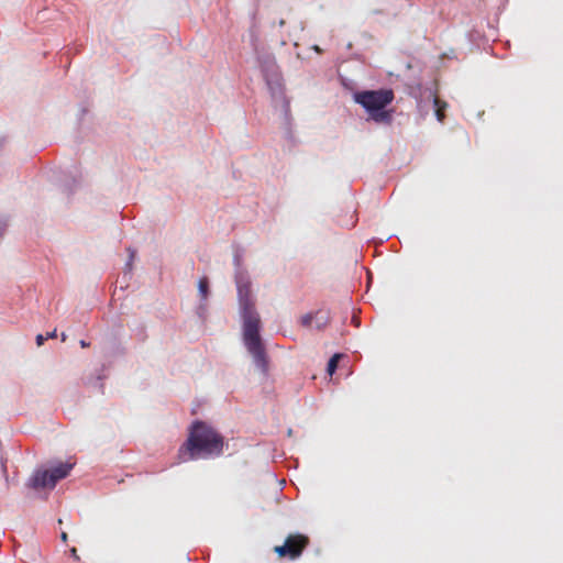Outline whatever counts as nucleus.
<instances>
[{"instance_id": "1", "label": "nucleus", "mask_w": 563, "mask_h": 563, "mask_svg": "<svg viewBox=\"0 0 563 563\" xmlns=\"http://www.w3.org/2000/svg\"><path fill=\"white\" fill-rule=\"evenodd\" d=\"M223 449L224 437L209 422L195 419L187 428L178 457L181 462L217 459L223 454Z\"/></svg>"}, {"instance_id": "2", "label": "nucleus", "mask_w": 563, "mask_h": 563, "mask_svg": "<svg viewBox=\"0 0 563 563\" xmlns=\"http://www.w3.org/2000/svg\"><path fill=\"white\" fill-rule=\"evenodd\" d=\"M242 320V342L252 357L253 365L265 378L269 374V355L263 339L262 321L256 308L239 310Z\"/></svg>"}, {"instance_id": "3", "label": "nucleus", "mask_w": 563, "mask_h": 563, "mask_svg": "<svg viewBox=\"0 0 563 563\" xmlns=\"http://www.w3.org/2000/svg\"><path fill=\"white\" fill-rule=\"evenodd\" d=\"M256 11L251 14L252 25L250 27V36L251 42L254 46V51L256 54V62L263 79L266 84V87L269 91V95L273 100H282L283 102V113L287 119L290 117V102L285 95V87L283 84V76L277 65L276 57L273 53L267 51H260L255 45L257 41V35L255 32L256 23Z\"/></svg>"}, {"instance_id": "4", "label": "nucleus", "mask_w": 563, "mask_h": 563, "mask_svg": "<svg viewBox=\"0 0 563 563\" xmlns=\"http://www.w3.org/2000/svg\"><path fill=\"white\" fill-rule=\"evenodd\" d=\"M395 93L391 88L362 89L353 91V101L366 113V121L375 124L390 125L394 121L395 109L391 103Z\"/></svg>"}, {"instance_id": "5", "label": "nucleus", "mask_w": 563, "mask_h": 563, "mask_svg": "<svg viewBox=\"0 0 563 563\" xmlns=\"http://www.w3.org/2000/svg\"><path fill=\"white\" fill-rule=\"evenodd\" d=\"M75 463L70 461L51 460L34 468L25 483V487L38 490H53L58 482L69 476Z\"/></svg>"}, {"instance_id": "6", "label": "nucleus", "mask_w": 563, "mask_h": 563, "mask_svg": "<svg viewBox=\"0 0 563 563\" xmlns=\"http://www.w3.org/2000/svg\"><path fill=\"white\" fill-rule=\"evenodd\" d=\"M407 93L416 100L417 110L422 118L432 110L437 120L443 122L441 109H445L448 103L437 98L435 90L420 80L413 78L406 84Z\"/></svg>"}, {"instance_id": "7", "label": "nucleus", "mask_w": 563, "mask_h": 563, "mask_svg": "<svg viewBox=\"0 0 563 563\" xmlns=\"http://www.w3.org/2000/svg\"><path fill=\"white\" fill-rule=\"evenodd\" d=\"M48 180L67 197L73 196L81 185V173L77 165L66 168L52 167L47 170Z\"/></svg>"}, {"instance_id": "8", "label": "nucleus", "mask_w": 563, "mask_h": 563, "mask_svg": "<svg viewBox=\"0 0 563 563\" xmlns=\"http://www.w3.org/2000/svg\"><path fill=\"white\" fill-rule=\"evenodd\" d=\"M306 543L307 537L297 532L295 534H289L283 544L276 545L274 548V552L280 559L287 558L290 561H295L301 556Z\"/></svg>"}, {"instance_id": "9", "label": "nucleus", "mask_w": 563, "mask_h": 563, "mask_svg": "<svg viewBox=\"0 0 563 563\" xmlns=\"http://www.w3.org/2000/svg\"><path fill=\"white\" fill-rule=\"evenodd\" d=\"M239 310L255 308L252 298V282L249 273L234 274Z\"/></svg>"}, {"instance_id": "10", "label": "nucleus", "mask_w": 563, "mask_h": 563, "mask_svg": "<svg viewBox=\"0 0 563 563\" xmlns=\"http://www.w3.org/2000/svg\"><path fill=\"white\" fill-rule=\"evenodd\" d=\"M244 253H245V251L241 245L233 244L234 274L249 273L247 269L243 266Z\"/></svg>"}, {"instance_id": "11", "label": "nucleus", "mask_w": 563, "mask_h": 563, "mask_svg": "<svg viewBox=\"0 0 563 563\" xmlns=\"http://www.w3.org/2000/svg\"><path fill=\"white\" fill-rule=\"evenodd\" d=\"M199 300L208 301L211 296L210 279L208 276H202L197 283Z\"/></svg>"}, {"instance_id": "12", "label": "nucleus", "mask_w": 563, "mask_h": 563, "mask_svg": "<svg viewBox=\"0 0 563 563\" xmlns=\"http://www.w3.org/2000/svg\"><path fill=\"white\" fill-rule=\"evenodd\" d=\"M104 372H106V365L102 364L101 367L96 371V376L90 377L88 379V384L98 388V390L101 394H103V390H104L103 380L107 378V375Z\"/></svg>"}, {"instance_id": "13", "label": "nucleus", "mask_w": 563, "mask_h": 563, "mask_svg": "<svg viewBox=\"0 0 563 563\" xmlns=\"http://www.w3.org/2000/svg\"><path fill=\"white\" fill-rule=\"evenodd\" d=\"M345 355L343 353L336 352L334 353L327 362L325 372L329 376H333L339 367V360L343 358Z\"/></svg>"}, {"instance_id": "14", "label": "nucleus", "mask_w": 563, "mask_h": 563, "mask_svg": "<svg viewBox=\"0 0 563 563\" xmlns=\"http://www.w3.org/2000/svg\"><path fill=\"white\" fill-rule=\"evenodd\" d=\"M314 313L316 329L323 330L330 322V316L328 312L318 310Z\"/></svg>"}, {"instance_id": "15", "label": "nucleus", "mask_w": 563, "mask_h": 563, "mask_svg": "<svg viewBox=\"0 0 563 563\" xmlns=\"http://www.w3.org/2000/svg\"><path fill=\"white\" fill-rule=\"evenodd\" d=\"M339 82L340 85L342 86V88L346 91H349L351 93V97L353 98V91H361L360 89L356 88V82L351 79V78H347L341 74H339Z\"/></svg>"}, {"instance_id": "16", "label": "nucleus", "mask_w": 563, "mask_h": 563, "mask_svg": "<svg viewBox=\"0 0 563 563\" xmlns=\"http://www.w3.org/2000/svg\"><path fill=\"white\" fill-rule=\"evenodd\" d=\"M195 313L199 318V320L203 323L206 321L207 314H208L207 301L199 300V302L196 306Z\"/></svg>"}, {"instance_id": "17", "label": "nucleus", "mask_w": 563, "mask_h": 563, "mask_svg": "<svg viewBox=\"0 0 563 563\" xmlns=\"http://www.w3.org/2000/svg\"><path fill=\"white\" fill-rule=\"evenodd\" d=\"M57 336V331L56 329L52 330V331H48L46 332L45 334H42V333H38L36 336H35V343L37 346H42L46 340L48 339H54Z\"/></svg>"}, {"instance_id": "18", "label": "nucleus", "mask_w": 563, "mask_h": 563, "mask_svg": "<svg viewBox=\"0 0 563 563\" xmlns=\"http://www.w3.org/2000/svg\"><path fill=\"white\" fill-rule=\"evenodd\" d=\"M133 263L125 262L122 273V280L128 282L132 278Z\"/></svg>"}, {"instance_id": "19", "label": "nucleus", "mask_w": 563, "mask_h": 563, "mask_svg": "<svg viewBox=\"0 0 563 563\" xmlns=\"http://www.w3.org/2000/svg\"><path fill=\"white\" fill-rule=\"evenodd\" d=\"M313 320H314V313L313 312H308V313H306V314H303L301 317L300 323L303 327H309V325H311Z\"/></svg>"}, {"instance_id": "20", "label": "nucleus", "mask_w": 563, "mask_h": 563, "mask_svg": "<svg viewBox=\"0 0 563 563\" xmlns=\"http://www.w3.org/2000/svg\"><path fill=\"white\" fill-rule=\"evenodd\" d=\"M285 122L287 124V128H286V132H285V137L289 141H294V134H292V131H291V128H290V120H291V115L289 117V119H287L285 115Z\"/></svg>"}, {"instance_id": "21", "label": "nucleus", "mask_w": 563, "mask_h": 563, "mask_svg": "<svg viewBox=\"0 0 563 563\" xmlns=\"http://www.w3.org/2000/svg\"><path fill=\"white\" fill-rule=\"evenodd\" d=\"M126 251L129 252V257H128L126 262L133 263L135 260V256H136V251L134 249H132L131 246H129L126 249Z\"/></svg>"}, {"instance_id": "22", "label": "nucleus", "mask_w": 563, "mask_h": 563, "mask_svg": "<svg viewBox=\"0 0 563 563\" xmlns=\"http://www.w3.org/2000/svg\"><path fill=\"white\" fill-rule=\"evenodd\" d=\"M69 553H70V556H71L74 560L79 561V556H78V554H77V549H76V548H71V549L69 550Z\"/></svg>"}, {"instance_id": "23", "label": "nucleus", "mask_w": 563, "mask_h": 563, "mask_svg": "<svg viewBox=\"0 0 563 563\" xmlns=\"http://www.w3.org/2000/svg\"><path fill=\"white\" fill-rule=\"evenodd\" d=\"M311 49H313L317 54H321L323 52V49L317 44H313Z\"/></svg>"}, {"instance_id": "24", "label": "nucleus", "mask_w": 563, "mask_h": 563, "mask_svg": "<svg viewBox=\"0 0 563 563\" xmlns=\"http://www.w3.org/2000/svg\"><path fill=\"white\" fill-rule=\"evenodd\" d=\"M79 345H80L82 349H86V347H88V346L90 345V342H88V341H86V340L81 339V340L79 341Z\"/></svg>"}, {"instance_id": "25", "label": "nucleus", "mask_w": 563, "mask_h": 563, "mask_svg": "<svg viewBox=\"0 0 563 563\" xmlns=\"http://www.w3.org/2000/svg\"><path fill=\"white\" fill-rule=\"evenodd\" d=\"M60 540H62L63 542H67V540H68V534H67L65 531H63V532L60 533Z\"/></svg>"}, {"instance_id": "26", "label": "nucleus", "mask_w": 563, "mask_h": 563, "mask_svg": "<svg viewBox=\"0 0 563 563\" xmlns=\"http://www.w3.org/2000/svg\"><path fill=\"white\" fill-rule=\"evenodd\" d=\"M87 113V109L86 108H81L80 109V112H79V120H81V118Z\"/></svg>"}, {"instance_id": "27", "label": "nucleus", "mask_w": 563, "mask_h": 563, "mask_svg": "<svg viewBox=\"0 0 563 563\" xmlns=\"http://www.w3.org/2000/svg\"><path fill=\"white\" fill-rule=\"evenodd\" d=\"M4 143H5V137L1 136L0 137V151L2 150Z\"/></svg>"}, {"instance_id": "28", "label": "nucleus", "mask_w": 563, "mask_h": 563, "mask_svg": "<svg viewBox=\"0 0 563 563\" xmlns=\"http://www.w3.org/2000/svg\"><path fill=\"white\" fill-rule=\"evenodd\" d=\"M60 340L62 342H65L67 340V334L65 332H62Z\"/></svg>"}, {"instance_id": "29", "label": "nucleus", "mask_w": 563, "mask_h": 563, "mask_svg": "<svg viewBox=\"0 0 563 563\" xmlns=\"http://www.w3.org/2000/svg\"><path fill=\"white\" fill-rule=\"evenodd\" d=\"M285 23H286V22H285V20H283V19H280V20L278 21V25H279L280 27H282V26H284V25H285Z\"/></svg>"}, {"instance_id": "30", "label": "nucleus", "mask_w": 563, "mask_h": 563, "mask_svg": "<svg viewBox=\"0 0 563 563\" xmlns=\"http://www.w3.org/2000/svg\"><path fill=\"white\" fill-rule=\"evenodd\" d=\"M380 12H382V11H380V10H377V9L372 11V13H373V14H378V13H380Z\"/></svg>"}]
</instances>
